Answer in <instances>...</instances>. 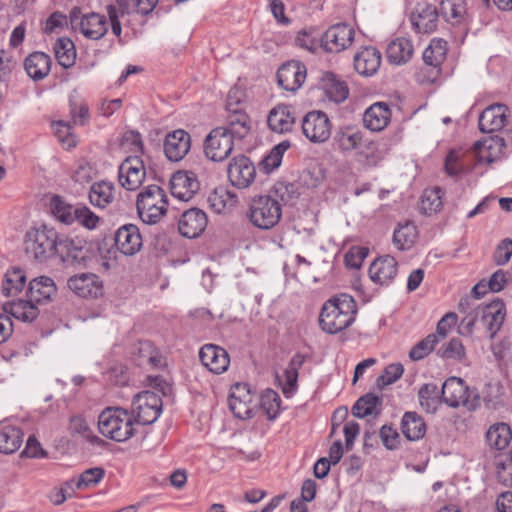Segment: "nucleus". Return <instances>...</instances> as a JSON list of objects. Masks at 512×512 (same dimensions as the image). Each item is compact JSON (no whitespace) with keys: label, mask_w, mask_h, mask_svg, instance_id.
Segmentation results:
<instances>
[{"label":"nucleus","mask_w":512,"mask_h":512,"mask_svg":"<svg viewBox=\"0 0 512 512\" xmlns=\"http://www.w3.org/2000/svg\"><path fill=\"white\" fill-rule=\"evenodd\" d=\"M356 302L352 296L341 294L327 300L319 316L321 329L336 334L348 328L355 320Z\"/></svg>","instance_id":"1"},{"label":"nucleus","mask_w":512,"mask_h":512,"mask_svg":"<svg viewBox=\"0 0 512 512\" xmlns=\"http://www.w3.org/2000/svg\"><path fill=\"white\" fill-rule=\"evenodd\" d=\"M505 304L496 299L488 305L478 307L467 314L460 323L461 333L471 335L477 327L490 338H494L505 319Z\"/></svg>","instance_id":"2"},{"label":"nucleus","mask_w":512,"mask_h":512,"mask_svg":"<svg viewBox=\"0 0 512 512\" xmlns=\"http://www.w3.org/2000/svg\"><path fill=\"white\" fill-rule=\"evenodd\" d=\"M60 234L54 227L42 224L27 231L25 253L36 262L44 263L56 257Z\"/></svg>","instance_id":"3"},{"label":"nucleus","mask_w":512,"mask_h":512,"mask_svg":"<svg viewBox=\"0 0 512 512\" xmlns=\"http://www.w3.org/2000/svg\"><path fill=\"white\" fill-rule=\"evenodd\" d=\"M134 417L122 407H107L98 417L100 433L117 442L130 439L134 433Z\"/></svg>","instance_id":"4"},{"label":"nucleus","mask_w":512,"mask_h":512,"mask_svg":"<svg viewBox=\"0 0 512 512\" xmlns=\"http://www.w3.org/2000/svg\"><path fill=\"white\" fill-rule=\"evenodd\" d=\"M136 209L143 223L155 225L166 215L168 199L165 191L158 185H149L138 195Z\"/></svg>","instance_id":"5"},{"label":"nucleus","mask_w":512,"mask_h":512,"mask_svg":"<svg viewBox=\"0 0 512 512\" xmlns=\"http://www.w3.org/2000/svg\"><path fill=\"white\" fill-rule=\"evenodd\" d=\"M249 219L251 223L263 230L276 226L282 216V209L279 200L271 195H261L253 198L249 208Z\"/></svg>","instance_id":"6"},{"label":"nucleus","mask_w":512,"mask_h":512,"mask_svg":"<svg viewBox=\"0 0 512 512\" xmlns=\"http://www.w3.org/2000/svg\"><path fill=\"white\" fill-rule=\"evenodd\" d=\"M441 397L450 407L456 408L463 405L469 410L477 409L481 399L475 391H470L465 382L458 377H450L443 383Z\"/></svg>","instance_id":"7"},{"label":"nucleus","mask_w":512,"mask_h":512,"mask_svg":"<svg viewBox=\"0 0 512 512\" xmlns=\"http://www.w3.org/2000/svg\"><path fill=\"white\" fill-rule=\"evenodd\" d=\"M69 20L72 29L79 30L90 40H100L108 32L106 17L96 12L82 14L79 7H74L69 13Z\"/></svg>","instance_id":"8"},{"label":"nucleus","mask_w":512,"mask_h":512,"mask_svg":"<svg viewBox=\"0 0 512 512\" xmlns=\"http://www.w3.org/2000/svg\"><path fill=\"white\" fill-rule=\"evenodd\" d=\"M162 399L153 391H142L132 401V415L134 420L143 425L154 423L162 412Z\"/></svg>","instance_id":"9"},{"label":"nucleus","mask_w":512,"mask_h":512,"mask_svg":"<svg viewBox=\"0 0 512 512\" xmlns=\"http://www.w3.org/2000/svg\"><path fill=\"white\" fill-rule=\"evenodd\" d=\"M56 257H58L65 265H86L87 260L89 259L87 243L83 239L60 235Z\"/></svg>","instance_id":"10"},{"label":"nucleus","mask_w":512,"mask_h":512,"mask_svg":"<svg viewBox=\"0 0 512 512\" xmlns=\"http://www.w3.org/2000/svg\"><path fill=\"white\" fill-rule=\"evenodd\" d=\"M233 148L234 138L223 127L212 129L204 141L205 155L216 162L227 159Z\"/></svg>","instance_id":"11"},{"label":"nucleus","mask_w":512,"mask_h":512,"mask_svg":"<svg viewBox=\"0 0 512 512\" xmlns=\"http://www.w3.org/2000/svg\"><path fill=\"white\" fill-rule=\"evenodd\" d=\"M301 127L305 137L313 143H323L331 136V121L326 113L319 110L308 112Z\"/></svg>","instance_id":"12"},{"label":"nucleus","mask_w":512,"mask_h":512,"mask_svg":"<svg viewBox=\"0 0 512 512\" xmlns=\"http://www.w3.org/2000/svg\"><path fill=\"white\" fill-rule=\"evenodd\" d=\"M146 177L144 162L140 155L129 156L119 166L118 180L128 191H136Z\"/></svg>","instance_id":"13"},{"label":"nucleus","mask_w":512,"mask_h":512,"mask_svg":"<svg viewBox=\"0 0 512 512\" xmlns=\"http://www.w3.org/2000/svg\"><path fill=\"white\" fill-rule=\"evenodd\" d=\"M355 32L345 23L331 26L321 37L320 45L326 52L338 53L348 48L354 40Z\"/></svg>","instance_id":"14"},{"label":"nucleus","mask_w":512,"mask_h":512,"mask_svg":"<svg viewBox=\"0 0 512 512\" xmlns=\"http://www.w3.org/2000/svg\"><path fill=\"white\" fill-rule=\"evenodd\" d=\"M227 175L234 187L244 189L253 183L256 176V168L247 156L238 155L229 162Z\"/></svg>","instance_id":"15"},{"label":"nucleus","mask_w":512,"mask_h":512,"mask_svg":"<svg viewBox=\"0 0 512 512\" xmlns=\"http://www.w3.org/2000/svg\"><path fill=\"white\" fill-rule=\"evenodd\" d=\"M113 239L117 250L125 256H133L143 247L140 229L132 223L120 226L115 231Z\"/></svg>","instance_id":"16"},{"label":"nucleus","mask_w":512,"mask_h":512,"mask_svg":"<svg viewBox=\"0 0 512 512\" xmlns=\"http://www.w3.org/2000/svg\"><path fill=\"white\" fill-rule=\"evenodd\" d=\"M306 75V66L300 61L291 60L279 67L277 83L282 89L295 92L303 85Z\"/></svg>","instance_id":"17"},{"label":"nucleus","mask_w":512,"mask_h":512,"mask_svg":"<svg viewBox=\"0 0 512 512\" xmlns=\"http://www.w3.org/2000/svg\"><path fill=\"white\" fill-rule=\"evenodd\" d=\"M253 395L247 383H236L231 387L228 404L231 412L239 419L253 416Z\"/></svg>","instance_id":"18"},{"label":"nucleus","mask_w":512,"mask_h":512,"mask_svg":"<svg viewBox=\"0 0 512 512\" xmlns=\"http://www.w3.org/2000/svg\"><path fill=\"white\" fill-rule=\"evenodd\" d=\"M410 20L418 33H432L437 28V9L427 1H419L411 12Z\"/></svg>","instance_id":"19"},{"label":"nucleus","mask_w":512,"mask_h":512,"mask_svg":"<svg viewBox=\"0 0 512 512\" xmlns=\"http://www.w3.org/2000/svg\"><path fill=\"white\" fill-rule=\"evenodd\" d=\"M68 288L82 298H97L103 293V283L93 273H81L71 276L67 281Z\"/></svg>","instance_id":"20"},{"label":"nucleus","mask_w":512,"mask_h":512,"mask_svg":"<svg viewBox=\"0 0 512 512\" xmlns=\"http://www.w3.org/2000/svg\"><path fill=\"white\" fill-rule=\"evenodd\" d=\"M208 223L206 213L199 208H191L182 213L178 221L179 233L188 239L199 237Z\"/></svg>","instance_id":"21"},{"label":"nucleus","mask_w":512,"mask_h":512,"mask_svg":"<svg viewBox=\"0 0 512 512\" xmlns=\"http://www.w3.org/2000/svg\"><path fill=\"white\" fill-rule=\"evenodd\" d=\"M199 181L193 172L177 171L170 179V191L173 197L189 201L199 190Z\"/></svg>","instance_id":"22"},{"label":"nucleus","mask_w":512,"mask_h":512,"mask_svg":"<svg viewBox=\"0 0 512 512\" xmlns=\"http://www.w3.org/2000/svg\"><path fill=\"white\" fill-rule=\"evenodd\" d=\"M201 363L212 373L222 374L227 371L230 364L228 352L215 344H205L199 351Z\"/></svg>","instance_id":"23"},{"label":"nucleus","mask_w":512,"mask_h":512,"mask_svg":"<svg viewBox=\"0 0 512 512\" xmlns=\"http://www.w3.org/2000/svg\"><path fill=\"white\" fill-rule=\"evenodd\" d=\"M295 122V110L288 104H278L270 110L267 117L268 127L279 134L291 132Z\"/></svg>","instance_id":"24"},{"label":"nucleus","mask_w":512,"mask_h":512,"mask_svg":"<svg viewBox=\"0 0 512 512\" xmlns=\"http://www.w3.org/2000/svg\"><path fill=\"white\" fill-rule=\"evenodd\" d=\"M191 137L182 129L168 133L164 141V153L170 161L178 162L189 152Z\"/></svg>","instance_id":"25"},{"label":"nucleus","mask_w":512,"mask_h":512,"mask_svg":"<svg viewBox=\"0 0 512 512\" xmlns=\"http://www.w3.org/2000/svg\"><path fill=\"white\" fill-rule=\"evenodd\" d=\"M447 42L440 38L431 40L429 46L423 52L424 63L431 67L432 75L428 81L434 82L441 73V65L446 59Z\"/></svg>","instance_id":"26"},{"label":"nucleus","mask_w":512,"mask_h":512,"mask_svg":"<svg viewBox=\"0 0 512 512\" xmlns=\"http://www.w3.org/2000/svg\"><path fill=\"white\" fill-rule=\"evenodd\" d=\"M506 106L493 104L482 111L479 116V129L483 133L500 131L506 123Z\"/></svg>","instance_id":"27"},{"label":"nucleus","mask_w":512,"mask_h":512,"mask_svg":"<svg viewBox=\"0 0 512 512\" xmlns=\"http://www.w3.org/2000/svg\"><path fill=\"white\" fill-rule=\"evenodd\" d=\"M88 198L95 208L107 209L115 202V186L104 180L94 182L89 188Z\"/></svg>","instance_id":"28"},{"label":"nucleus","mask_w":512,"mask_h":512,"mask_svg":"<svg viewBox=\"0 0 512 512\" xmlns=\"http://www.w3.org/2000/svg\"><path fill=\"white\" fill-rule=\"evenodd\" d=\"M318 85L331 101L341 103L348 98L349 89L347 84L337 78V76L332 72H324Z\"/></svg>","instance_id":"29"},{"label":"nucleus","mask_w":512,"mask_h":512,"mask_svg":"<svg viewBox=\"0 0 512 512\" xmlns=\"http://www.w3.org/2000/svg\"><path fill=\"white\" fill-rule=\"evenodd\" d=\"M413 54V43L406 37L396 38L386 47V58L393 65L400 66L408 63Z\"/></svg>","instance_id":"30"},{"label":"nucleus","mask_w":512,"mask_h":512,"mask_svg":"<svg viewBox=\"0 0 512 512\" xmlns=\"http://www.w3.org/2000/svg\"><path fill=\"white\" fill-rule=\"evenodd\" d=\"M381 65V53L373 47H365L354 56L355 70L363 76H371Z\"/></svg>","instance_id":"31"},{"label":"nucleus","mask_w":512,"mask_h":512,"mask_svg":"<svg viewBox=\"0 0 512 512\" xmlns=\"http://www.w3.org/2000/svg\"><path fill=\"white\" fill-rule=\"evenodd\" d=\"M362 142L361 131L350 125L339 127L333 137L334 148L341 152L357 149Z\"/></svg>","instance_id":"32"},{"label":"nucleus","mask_w":512,"mask_h":512,"mask_svg":"<svg viewBox=\"0 0 512 512\" xmlns=\"http://www.w3.org/2000/svg\"><path fill=\"white\" fill-rule=\"evenodd\" d=\"M51 63V57L48 54L35 51L25 59L24 68L30 78L39 81L50 73Z\"/></svg>","instance_id":"33"},{"label":"nucleus","mask_w":512,"mask_h":512,"mask_svg":"<svg viewBox=\"0 0 512 512\" xmlns=\"http://www.w3.org/2000/svg\"><path fill=\"white\" fill-rule=\"evenodd\" d=\"M382 398L374 393H367L358 398L351 408V413L356 418H366L372 416L376 418L381 415Z\"/></svg>","instance_id":"34"},{"label":"nucleus","mask_w":512,"mask_h":512,"mask_svg":"<svg viewBox=\"0 0 512 512\" xmlns=\"http://www.w3.org/2000/svg\"><path fill=\"white\" fill-rule=\"evenodd\" d=\"M24 441L22 429L14 425H0V453L14 454L19 450Z\"/></svg>","instance_id":"35"},{"label":"nucleus","mask_w":512,"mask_h":512,"mask_svg":"<svg viewBox=\"0 0 512 512\" xmlns=\"http://www.w3.org/2000/svg\"><path fill=\"white\" fill-rule=\"evenodd\" d=\"M305 362V356L301 353H296L290 360L287 368L284 371L285 381L282 385V393L286 398L294 395L298 388V375L299 370Z\"/></svg>","instance_id":"36"},{"label":"nucleus","mask_w":512,"mask_h":512,"mask_svg":"<svg viewBox=\"0 0 512 512\" xmlns=\"http://www.w3.org/2000/svg\"><path fill=\"white\" fill-rule=\"evenodd\" d=\"M225 126H222L233 138L243 139L251 130V120L245 111H234L226 116Z\"/></svg>","instance_id":"37"},{"label":"nucleus","mask_w":512,"mask_h":512,"mask_svg":"<svg viewBox=\"0 0 512 512\" xmlns=\"http://www.w3.org/2000/svg\"><path fill=\"white\" fill-rule=\"evenodd\" d=\"M56 293L54 281L47 276L33 279L28 286V297L31 301L40 303L49 300Z\"/></svg>","instance_id":"38"},{"label":"nucleus","mask_w":512,"mask_h":512,"mask_svg":"<svg viewBox=\"0 0 512 512\" xmlns=\"http://www.w3.org/2000/svg\"><path fill=\"white\" fill-rule=\"evenodd\" d=\"M485 437L490 448L504 450L511 442L512 432L507 423L498 422L489 427Z\"/></svg>","instance_id":"39"},{"label":"nucleus","mask_w":512,"mask_h":512,"mask_svg":"<svg viewBox=\"0 0 512 512\" xmlns=\"http://www.w3.org/2000/svg\"><path fill=\"white\" fill-rule=\"evenodd\" d=\"M402 432L408 440H419L426 433V424L416 412H406L401 422Z\"/></svg>","instance_id":"40"},{"label":"nucleus","mask_w":512,"mask_h":512,"mask_svg":"<svg viewBox=\"0 0 512 512\" xmlns=\"http://www.w3.org/2000/svg\"><path fill=\"white\" fill-rule=\"evenodd\" d=\"M54 53L58 64L68 69L75 64L76 49L73 41L68 37H60L54 44Z\"/></svg>","instance_id":"41"},{"label":"nucleus","mask_w":512,"mask_h":512,"mask_svg":"<svg viewBox=\"0 0 512 512\" xmlns=\"http://www.w3.org/2000/svg\"><path fill=\"white\" fill-rule=\"evenodd\" d=\"M26 283V276L20 268H13L4 275L2 282V294L6 297L16 296Z\"/></svg>","instance_id":"42"},{"label":"nucleus","mask_w":512,"mask_h":512,"mask_svg":"<svg viewBox=\"0 0 512 512\" xmlns=\"http://www.w3.org/2000/svg\"><path fill=\"white\" fill-rule=\"evenodd\" d=\"M76 207L67 203L61 196L54 195L50 201V211L60 223L71 225L74 223Z\"/></svg>","instance_id":"43"},{"label":"nucleus","mask_w":512,"mask_h":512,"mask_svg":"<svg viewBox=\"0 0 512 512\" xmlns=\"http://www.w3.org/2000/svg\"><path fill=\"white\" fill-rule=\"evenodd\" d=\"M105 476V470L102 467H93L83 471L77 480L72 479L66 483V486L78 490L95 487Z\"/></svg>","instance_id":"44"},{"label":"nucleus","mask_w":512,"mask_h":512,"mask_svg":"<svg viewBox=\"0 0 512 512\" xmlns=\"http://www.w3.org/2000/svg\"><path fill=\"white\" fill-rule=\"evenodd\" d=\"M365 128L372 132H381L384 129V102L379 101L366 109L363 115Z\"/></svg>","instance_id":"45"},{"label":"nucleus","mask_w":512,"mask_h":512,"mask_svg":"<svg viewBox=\"0 0 512 512\" xmlns=\"http://www.w3.org/2000/svg\"><path fill=\"white\" fill-rule=\"evenodd\" d=\"M443 191L439 187L425 189L420 201V211L423 214L431 215L442 208Z\"/></svg>","instance_id":"46"},{"label":"nucleus","mask_w":512,"mask_h":512,"mask_svg":"<svg viewBox=\"0 0 512 512\" xmlns=\"http://www.w3.org/2000/svg\"><path fill=\"white\" fill-rule=\"evenodd\" d=\"M161 361V355L150 341L144 340L138 342L137 364L139 366L150 365L152 367H159Z\"/></svg>","instance_id":"47"},{"label":"nucleus","mask_w":512,"mask_h":512,"mask_svg":"<svg viewBox=\"0 0 512 512\" xmlns=\"http://www.w3.org/2000/svg\"><path fill=\"white\" fill-rule=\"evenodd\" d=\"M417 238V229L412 222L399 224L393 234L394 244L401 250L409 249Z\"/></svg>","instance_id":"48"},{"label":"nucleus","mask_w":512,"mask_h":512,"mask_svg":"<svg viewBox=\"0 0 512 512\" xmlns=\"http://www.w3.org/2000/svg\"><path fill=\"white\" fill-rule=\"evenodd\" d=\"M440 10L446 21L460 23L466 15L465 0H441Z\"/></svg>","instance_id":"49"},{"label":"nucleus","mask_w":512,"mask_h":512,"mask_svg":"<svg viewBox=\"0 0 512 512\" xmlns=\"http://www.w3.org/2000/svg\"><path fill=\"white\" fill-rule=\"evenodd\" d=\"M437 356L443 360L464 362L466 359V349L459 338H452L450 341L441 345L437 350Z\"/></svg>","instance_id":"50"},{"label":"nucleus","mask_w":512,"mask_h":512,"mask_svg":"<svg viewBox=\"0 0 512 512\" xmlns=\"http://www.w3.org/2000/svg\"><path fill=\"white\" fill-rule=\"evenodd\" d=\"M10 314L23 322H32L39 315L38 308L33 304V301L18 300L9 304Z\"/></svg>","instance_id":"51"},{"label":"nucleus","mask_w":512,"mask_h":512,"mask_svg":"<svg viewBox=\"0 0 512 512\" xmlns=\"http://www.w3.org/2000/svg\"><path fill=\"white\" fill-rule=\"evenodd\" d=\"M421 407L428 413H435L440 404L438 387L435 384H424L418 392Z\"/></svg>","instance_id":"52"},{"label":"nucleus","mask_w":512,"mask_h":512,"mask_svg":"<svg viewBox=\"0 0 512 512\" xmlns=\"http://www.w3.org/2000/svg\"><path fill=\"white\" fill-rule=\"evenodd\" d=\"M260 404L268 420L273 421L277 418L281 408V398L276 391L267 389L261 395Z\"/></svg>","instance_id":"53"},{"label":"nucleus","mask_w":512,"mask_h":512,"mask_svg":"<svg viewBox=\"0 0 512 512\" xmlns=\"http://www.w3.org/2000/svg\"><path fill=\"white\" fill-rule=\"evenodd\" d=\"M69 429L73 434H78L85 438L92 445H102L104 441L97 435H94L86 420L80 416H74L70 419Z\"/></svg>","instance_id":"54"},{"label":"nucleus","mask_w":512,"mask_h":512,"mask_svg":"<svg viewBox=\"0 0 512 512\" xmlns=\"http://www.w3.org/2000/svg\"><path fill=\"white\" fill-rule=\"evenodd\" d=\"M208 202L211 209L216 213L225 211L228 205H233L235 196L223 188H216L208 197Z\"/></svg>","instance_id":"55"},{"label":"nucleus","mask_w":512,"mask_h":512,"mask_svg":"<svg viewBox=\"0 0 512 512\" xmlns=\"http://www.w3.org/2000/svg\"><path fill=\"white\" fill-rule=\"evenodd\" d=\"M504 146V139L498 136L491 137L488 140H485L483 142H477L475 144V148L479 150L480 160L486 161L488 163H491L495 160L496 154H492L490 152L488 155H486V151L497 150V153H500Z\"/></svg>","instance_id":"56"},{"label":"nucleus","mask_w":512,"mask_h":512,"mask_svg":"<svg viewBox=\"0 0 512 512\" xmlns=\"http://www.w3.org/2000/svg\"><path fill=\"white\" fill-rule=\"evenodd\" d=\"M438 344L434 335H427L424 339L415 344L409 352V357L413 361H419L428 356Z\"/></svg>","instance_id":"57"},{"label":"nucleus","mask_w":512,"mask_h":512,"mask_svg":"<svg viewBox=\"0 0 512 512\" xmlns=\"http://www.w3.org/2000/svg\"><path fill=\"white\" fill-rule=\"evenodd\" d=\"M503 387L499 382H490L485 385L482 392V399L489 409H495L501 402Z\"/></svg>","instance_id":"58"},{"label":"nucleus","mask_w":512,"mask_h":512,"mask_svg":"<svg viewBox=\"0 0 512 512\" xmlns=\"http://www.w3.org/2000/svg\"><path fill=\"white\" fill-rule=\"evenodd\" d=\"M70 114L75 125L84 126L90 120L88 104L84 100H70Z\"/></svg>","instance_id":"59"},{"label":"nucleus","mask_w":512,"mask_h":512,"mask_svg":"<svg viewBox=\"0 0 512 512\" xmlns=\"http://www.w3.org/2000/svg\"><path fill=\"white\" fill-rule=\"evenodd\" d=\"M55 136L58 140L67 146V148H73L76 146V138L72 133V126L70 122L57 121L52 124Z\"/></svg>","instance_id":"60"},{"label":"nucleus","mask_w":512,"mask_h":512,"mask_svg":"<svg viewBox=\"0 0 512 512\" xmlns=\"http://www.w3.org/2000/svg\"><path fill=\"white\" fill-rule=\"evenodd\" d=\"M74 222H78L86 229L93 230L98 226L100 218L90 210L87 206L83 205L76 207L74 213Z\"/></svg>","instance_id":"61"},{"label":"nucleus","mask_w":512,"mask_h":512,"mask_svg":"<svg viewBox=\"0 0 512 512\" xmlns=\"http://www.w3.org/2000/svg\"><path fill=\"white\" fill-rule=\"evenodd\" d=\"M270 193L285 204L298 197L294 184L282 181L276 182Z\"/></svg>","instance_id":"62"},{"label":"nucleus","mask_w":512,"mask_h":512,"mask_svg":"<svg viewBox=\"0 0 512 512\" xmlns=\"http://www.w3.org/2000/svg\"><path fill=\"white\" fill-rule=\"evenodd\" d=\"M369 250L366 247H352L344 256L345 265L348 268L358 269L368 256Z\"/></svg>","instance_id":"63"},{"label":"nucleus","mask_w":512,"mask_h":512,"mask_svg":"<svg viewBox=\"0 0 512 512\" xmlns=\"http://www.w3.org/2000/svg\"><path fill=\"white\" fill-rule=\"evenodd\" d=\"M457 322V314L454 312H449L445 314L437 323L436 333H432L437 339L439 343L441 340L445 339L448 335V332Z\"/></svg>","instance_id":"64"}]
</instances>
